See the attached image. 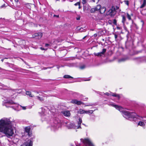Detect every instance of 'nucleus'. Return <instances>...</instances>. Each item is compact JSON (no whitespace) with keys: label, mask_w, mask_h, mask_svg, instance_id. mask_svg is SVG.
I'll list each match as a JSON object with an SVG mask.
<instances>
[{"label":"nucleus","mask_w":146,"mask_h":146,"mask_svg":"<svg viewBox=\"0 0 146 146\" xmlns=\"http://www.w3.org/2000/svg\"><path fill=\"white\" fill-rule=\"evenodd\" d=\"M0 132L4 133L8 137L12 135L13 133L12 122L7 119L0 120Z\"/></svg>","instance_id":"f257e3e1"},{"label":"nucleus","mask_w":146,"mask_h":146,"mask_svg":"<svg viewBox=\"0 0 146 146\" xmlns=\"http://www.w3.org/2000/svg\"><path fill=\"white\" fill-rule=\"evenodd\" d=\"M110 105L115 107L116 109L120 111L123 113V116L125 118L127 119H129L130 118H133L134 119L136 118L137 119L141 120L143 118L142 117H140L136 115L134 113H131L129 111H123V108L121 107L115 105L113 104H110ZM142 120L144 122L146 121V119H143Z\"/></svg>","instance_id":"f03ea898"},{"label":"nucleus","mask_w":146,"mask_h":146,"mask_svg":"<svg viewBox=\"0 0 146 146\" xmlns=\"http://www.w3.org/2000/svg\"><path fill=\"white\" fill-rule=\"evenodd\" d=\"M116 13V11L115 9L112 7L111 9L109 10L107 13V15H109L112 17Z\"/></svg>","instance_id":"7ed1b4c3"},{"label":"nucleus","mask_w":146,"mask_h":146,"mask_svg":"<svg viewBox=\"0 0 146 146\" xmlns=\"http://www.w3.org/2000/svg\"><path fill=\"white\" fill-rule=\"evenodd\" d=\"M81 141L84 144L88 145V146H94L88 139H81ZM86 146H87L86 145Z\"/></svg>","instance_id":"20e7f679"},{"label":"nucleus","mask_w":146,"mask_h":146,"mask_svg":"<svg viewBox=\"0 0 146 146\" xmlns=\"http://www.w3.org/2000/svg\"><path fill=\"white\" fill-rule=\"evenodd\" d=\"M56 124V128H58L61 126V122L60 120L58 118H55V124Z\"/></svg>","instance_id":"39448f33"},{"label":"nucleus","mask_w":146,"mask_h":146,"mask_svg":"<svg viewBox=\"0 0 146 146\" xmlns=\"http://www.w3.org/2000/svg\"><path fill=\"white\" fill-rule=\"evenodd\" d=\"M61 113L65 117H68L70 116L71 114L70 111L66 110L62 111L61 112Z\"/></svg>","instance_id":"423d86ee"},{"label":"nucleus","mask_w":146,"mask_h":146,"mask_svg":"<svg viewBox=\"0 0 146 146\" xmlns=\"http://www.w3.org/2000/svg\"><path fill=\"white\" fill-rule=\"evenodd\" d=\"M71 103L72 104H76L78 105H80L82 104V102L80 101H78L76 100H72L71 101Z\"/></svg>","instance_id":"0eeeda50"},{"label":"nucleus","mask_w":146,"mask_h":146,"mask_svg":"<svg viewBox=\"0 0 146 146\" xmlns=\"http://www.w3.org/2000/svg\"><path fill=\"white\" fill-rule=\"evenodd\" d=\"M33 142L31 140H28V141L26 142L25 144H24L21 146H32Z\"/></svg>","instance_id":"6e6552de"},{"label":"nucleus","mask_w":146,"mask_h":146,"mask_svg":"<svg viewBox=\"0 0 146 146\" xmlns=\"http://www.w3.org/2000/svg\"><path fill=\"white\" fill-rule=\"evenodd\" d=\"M66 127L68 129H72L75 128V126H74V125L72 123H68L66 125Z\"/></svg>","instance_id":"1a4fd4ad"},{"label":"nucleus","mask_w":146,"mask_h":146,"mask_svg":"<svg viewBox=\"0 0 146 146\" xmlns=\"http://www.w3.org/2000/svg\"><path fill=\"white\" fill-rule=\"evenodd\" d=\"M121 16L122 18H125L126 17H127L128 18H131L130 15L128 13H122Z\"/></svg>","instance_id":"9d476101"},{"label":"nucleus","mask_w":146,"mask_h":146,"mask_svg":"<svg viewBox=\"0 0 146 146\" xmlns=\"http://www.w3.org/2000/svg\"><path fill=\"white\" fill-rule=\"evenodd\" d=\"M42 34L41 33H35L33 36V37H35L36 36H38V39L40 38L42 36Z\"/></svg>","instance_id":"9b49d317"},{"label":"nucleus","mask_w":146,"mask_h":146,"mask_svg":"<svg viewBox=\"0 0 146 146\" xmlns=\"http://www.w3.org/2000/svg\"><path fill=\"white\" fill-rule=\"evenodd\" d=\"M84 28H86V27H84ZM77 31L78 32H82L83 31H86V29H83L82 27H77L76 29Z\"/></svg>","instance_id":"f8f14e48"},{"label":"nucleus","mask_w":146,"mask_h":146,"mask_svg":"<svg viewBox=\"0 0 146 146\" xmlns=\"http://www.w3.org/2000/svg\"><path fill=\"white\" fill-rule=\"evenodd\" d=\"M82 119L80 118H79V121L78 122V127H77V129L81 128L80 125H81V124L82 123Z\"/></svg>","instance_id":"ddd939ff"},{"label":"nucleus","mask_w":146,"mask_h":146,"mask_svg":"<svg viewBox=\"0 0 146 146\" xmlns=\"http://www.w3.org/2000/svg\"><path fill=\"white\" fill-rule=\"evenodd\" d=\"M146 5V0H143V3L140 7V8H142L144 7Z\"/></svg>","instance_id":"4468645a"},{"label":"nucleus","mask_w":146,"mask_h":146,"mask_svg":"<svg viewBox=\"0 0 146 146\" xmlns=\"http://www.w3.org/2000/svg\"><path fill=\"white\" fill-rule=\"evenodd\" d=\"M86 111L82 109H80L78 111V113L80 114L86 113Z\"/></svg>","instance_id":"2eb2a0df"},{"label":"nucleus","mask_w":146,"mask_h":146,"mask_svg":"<svg viewBox=\"0 0 146 146\" xmlns=\"http://www.w3.org/2000/svg\"><path fill=\"white\" fill-rule=\"evenodd\" d=\"M106 10V8L105 7H103L100 9V12L101 13H103L105 12Z\"/></svg>","instance_id":"dca6fc26"},{"label":"nucleus","mask_w":146,"mask_h":146,"mask_svg":"<svg viewBox=\"0 0 146 146\" xmlns=\"http://www.w3.org/2000/svg\"><path fill=\"white\" fill-rule=\"evenodd\" d=\"M30 128L29 127H26L25 128V131L26 132L28 133V134L29 135V131H30Z\"/></svg>","instance_id":"f3484780"},{"label":"nucleus","mask_w":146,"mask_h":146,"mask_svg":"<svg viewBox=\"0 0 146 146\" xmlns=\"http://www.w3.org/2000/svg\"><path fill=\"white\" fill-rule=\"evenodd\" d=\"M138 125L143 127L145 126V123L143 121H140L138 123Z\"/></svg>","instance_id":"a211bd4d"},{"label":"nucleus","mask_w":146,"mask_h":146,"mask_svg":"<svg viewBox=\"0 0 146 146\" xmlns=\"http://www.w3.org/2000/svg\"><path fill=\"white\" fill-rule=\"evenodd\" d=\"M26 94L27 95L29 96L30 97H33V96L32 95L31 92L29 91H27L26 92Z\"/></svg>","instance_id":"6ab92c4d"},{"label":"nucleus","mask_w":146,"mask_h":146,"mask_svg":"<svg viewBox=\"0 0 146 146\" xmlns=\"http://www.w3.org/2000/svg\"><path fill=\"white\" fill-rule=\"evenodd\" d=\"M101 6L100 5H98L96 7H95V8L96 9V10L97 11H98L99 10H100L101 8Z\"/></svg>","instance_id":"aec40b11"},{"label":"nucleus","mask_w":146,"mask_h":146,"mask_svg":"<svg viewBox=\"0 0 146 146\" xmlns=\"http://www.w3.org/2000/svg\"><path fill=\"white\" fill-rule=\"evenodd\" d=\"M111 95L113 96L117 97L118 99H119L120 98L119 95L118 94H113Z\"/></svg>","instance_id":"412c9836"},{"label":"nucleus","mask_w":146,"mask_h":146,"mask_svg":"<svg viewBox=\"0 0 146 146\" xmlns=\"http://www.w3.org/2000/svg\"><path fill=\"white\" fill-rule=\"evenodd\" d=\"M64 78H73V77H72V76H71L69 75H65L64 76Z\"/></svg>","instance_id":"4be33fe9"},{"label":"nucleus","mask_w":146,"mask_h":146,"mask_svg":"<svg viewBox=\"0 0 146 146\" xmlns=\"http://www.w3.org/2000/svg\"><path fill=\"white\" fill-rule=\"evenodd\" d=\"M39 100L41 101H43L44 100V99L42 98H41L40 97L37 96L36 97Z\"/></svg>","instance_id":"5701e85b"},{"label":"nucleus","mask_w":146,"mask_h":146,"mask_svg":"<svg viewBox=\"0 0 146 146\" xmlns=\"http://www.w3.org/2000/svg\"><path fill=\"white\" fill-rule=\"evenodd\" d=\"M94 54H95V55L96 56H101L102 55H103L102 54V53H101V52H99V53H95Z\"/></svg>","instance_id":"b1692460"},{"label":"nucleus","mask_w":146,"mask_h":146,"mask_svg":"<svg viewBox=\"0 0 146 146\" xmlns=\"http://www.w3.org/2000/svg\"><path fill=\"white\" fill-rule=\"evenodd\" d=\"M96 11H97L95 7L91 9L90 10V12L91 13H94Z\"/></svg>","instance_id":"393cba45"},{"label":"nucleus","mask_w":146,"mask_h":146,"mask_svg":"<svg viewBox=\"0 0 146 146\" xmlns=\"http://www.w3.org/2000/svg\"><path fill=\"white\" fill-rule=\"evenodd\" d=\"M93 111L92 110H89L88 111H86V113L92 114L93 113Z\"/></svg>","instance_id":"a878e982"},{"label":"nucleus","mask_w":146,"mask_h":146,"mask_svg":"<svg viewBox=\"0 0 146 146\" xmlns=\"http://www.w3.org/2000/svg\"><path fill=\"white\" fill-rule=\"evenodd\" d=\"M82 3L83 5L85 4L87 2L88 0H82Z\"/></svg>","instance_id":"bb28decb"},{"label":"nucleus","mask_w":146,"mask_h":146,"mask_svg":"<svg viewBox=\"0 0 146 146\" xmlns=\"http://www.w3.org/2000/svg\"><path fill=\"white\" fill-rule=\"evenodd\" d=\"M106 49L105 48L103 49L102 52H101V53H102V54H104L106 51Z\"/></svg>","instance_id":"cd10ccee"},{"label":"nucleus","mask_w":146,"mask_h":146,"mask_svg":"<svg viewBox=\"0 0 146 146\" xmlns=\"http://www.w3.org/2000/svg\"><path fill=\"white\" fill-rule=\"evenodd\" d=\"M8 103L10 104H15V103H14L13 101H9L8 102Z\"/></svg>","instance_id":"c85d7f7f"},{"label":"nucleus","mask_w":146,"mask_h":146,"mask_svg":"<svg viewBox=\"0 0 146 146\" xmlns=\"http://www.w3.org/2000/svg\"><path fill=\"white\" fill-rule=\"evenodd\" d=\"M112 23L114 24L115 25H116L117 24V21L115 19H114L113 20V21Z\"/></svg>","instance_id":"c756f323"},{"label":"nucleus","mask_w":146,"mask_h":146,"mask_svg":"<svg viewBox=\"0 0 146 146\" xmlns=\"http://www.w3.org/2000/svg\"><path fill=\"white\" fill-rule=\"evenodd\" d=\"M126 60V58H123L120 60H119V62H121V61H125Z\"/></svg>","instance_id":"7c9ffc66"},{"label":"nucleus","mask_w":146,"mask_h":146,"mask_svg":"<svg viewBox=\"0 0 146 146\" xmlns=\"http://www.w3.org/2000/svg\"><path fill=\"white\" fill-rule=\"evenodd\" d=\"M93 2H96V3H98L99 1V0H92Z\"/></svg>","instance_id":"2f4dec72"},{"label":"nucleus","mask_w":146,"mask_h":146,"mask_svg":"<svg viewBox=\"0 0 146 146\" xmlns=\"http://www.w3.org/2000/svg\"><path fill=\"white\" fill-rule=\"evenodd\" d=\"M80 5V2H78L75 4V5Z\"/></svg>","instance_id":"473e14b6"},{"label":"nucleus","mask_w":146,"mask_h":146,"mask_svg":"<svg viewBox=\"0 0 146 146\" xmlns=\"http://www.w3.org/2000/svg\"><path fill=\"white\" fill-rule=\"evenodd\" d=\"M124 2H125V4H126L127 5H128L129 3V2L128 1H125Z\"/></svg>","instance_id":"72a5a7b5"},{"label":"nucleus","mask_w":146,"mask_h":146,"mask_svg":"<svg viewBox=\"0 0 146 146\" xmlns=\"http://www.w3.org/2000/svg\"><path fill=\"white\" fill-rule=\"evenodd\" d=\"M20 106L22 108V109L23 110H25L26 109V107L25 106Z\"/></svg>","instance_id":"f704fd0d"},{"label":"nucleus","mask_w":146,"mask_h":146,"mask_svg":"<svg viewBox=\"0 0 146 146\" xmlns=\"http://www.w3.org/2000/svg\"><path fill=\"white\" fill-rule=\"evenodd\" d=\"M114 36H115V41H117V40H116V39L117 37V35L115 34H114Z\"/></svg>","instance_id":"c9c22d12"},{"label":"nucleus","mask_w":146,"mask_h":146,"mask_svg":"<svg viewBox=\"0 0 146 146\" xmlns=\"http://www.w3.org/2000/svg\"><path fill=\"white\" fill-rule=\"evenodd\" d=\"M113 22L111 20H109L108 21V23L109 24H111Z\"/></svg>","instance_id":"e433bc0d"},{"label":"nucleus","mask_w":146,"mask_h":146,"mask_svg":"<svg viewBox=\"0 0 146 146\" xmlns=\"http://www.w3.org/2000/svg\"><path fill=\"white\" fill-rule=\"evenodd\" d=\"M49 16L50 17H52V13H50Z\"/></svg>","instance_id":"4c0bfd02"},{"label":"nucleus","mask_w":146,"mask_h":146,"mask_svg":"<svg viewBox=\"0 0 146 146\" xmlns=\"http://www.w3.org/2000/svg\"><path fill=\"white\" fill-rule=\"evenodd\" d=\"M126 19H123L122 22L124 23Z\"/></svg>","instance_id":"58836bf2"},{"label":"nucleus","mask_w":146,"mask_h":146,"mask_svg":"<svg viewBox=\"0 0 146 146\" xmlns=\"http://www.w3.org/2000/svg\"><path fill=\"white\" fill-rule=\"evenodd\" d=\"M80 68L81 69H83L84 68V66H81L80 67Z\"/></svg>","instance_id":"ea45409f"},{"label":"nucleus","mask_w":146,"mask_h":146,"mask_svg":"<svg viewBox=\"0 0 146 146\" xmlns=\"http://www.w3.org/2000/svg\"><path fill=\"white\" fill-rule=\"evenodd\" d=\"M49 45V44H45V46L46 47H47V46H48Z\"/></svg>","instance_id":"a19ab883"},{"label":"nucleus","mask_w":146,"mask_h":146,"mask_svg":"<svg viewBox=\"0 0 146 146\" xmlns=\"http://www.w3.org/2000/svg\"><path fill=\"white\" fill-rule=\"evenodd\" d=\"M93 36H94L95 37H96V36H97V34H94V35Z\"/></svg>","instance_id":"79ce46f5"},{"label":"nucleus","mask_w":146,"mask_h":146,"mask_svg":"<svg viewBox=\"0 0 146 146\" xmlns=\"http://www.w3.org/2000/svg\"><path fill=\"white\" fill-rule=\"evenodd\" d=\"M92 105H93V104H88V105H86V106H92Z\"/></svg>","instance_id":"37998d69"},{"label":"nucleus","mask_w":146,"mask_h":146,"mask_svg":"<svg viewBox=\"0 0 146 146\" xmlns=\"http://www.w3.org/2000/svg\"><path fill=\"white\" fill-rule=\"evenodd\" d=\"M105 94H106V95H107V96H109V94L108 93V92H106L105 93Z\"/></svg>","instance_id":"c03bdc74"},{"label":"nucleus","mask_w":146,"mask_h":146,"mask_svg":"<svg viewBox=\"0 0 146 146\" xmlns=\"http://www.w3.org/2000/svg\"><path fill=\"white\" fill-rule=\"evenodd\" d=\"M52 68V67H48L47 68H44V69H46L47 68Z\"/></svg>","instance_id":"a18cd8bd"},{"label":"nucleus","mask_w":146,"mask_h":146,"mask_svg":"<svg viewBox=\"0 0 146 146\" xmlns=\"http://www.w3.org/2000/svg\"><path fill=\"white\" fill-rule=\"evenodd\" d=\"M40 49L42 50H45V49L44 48L42 47H40Z\"/></svg>","instance_id":"49530a36"},{"label":"nucleus","mask_w":146,"mask_h":146,"mask_svg":"<svg viewBox=\"0 0 146 146\" xmlns=\"http://www.w3.org/2000/svg\"><path fill=\"white\" fill-rule=\"evenodd\" d=\"M141 22L142 23V26L144 25V22L143 21H141Z\"/></svg>","instance_id":"de8ad7c7"},{"label":"nucleus","mask_w":146,"mask_h":146,"mask_svg":"<svg viewBox=\"0 0 146 146\" xmlns=\"http://www.w3.org/2000/svg\"><path fill=\"white\" fill-rule=\"evenodd\" d=\"M117 28L118 29H120V28L119 27H117Z\"/></svg>","instance_id":"09e8293b"},{"label":"nucleus","mask_w":146,"mask_h":146,"mask_svg":"<svg viewBox=\"0 0 146 146\" xmlns=\"http://www.w3.org/2000/svg\"><path fill=\"white\" fill-rule=\"evenodd\" d=\"M59 17V16L58 15H55V17Z\"/></svg>","instance_id":"8fccbe9b"},{"label":"nucleus","mask_w":146,"mask_h":146,"mask_svg":"<svg viewBox=\"0 0 146 146\" xmlns=\"http://www.w3.org/2000/svg\"><path fill=\"white\" fill-rule=\"evenodd\" d=\"M15 2H17L18 1V0H15Z\"/></svg>","instance_id":"3c124183"},{"label":"nucleus","mask_w":146,"mask_h":146,"mask_svg":"<svg viewBox=\"0 0 146 146\" xmlns=\"http://www.w3.org/2000/svg\"><path fill=\"white\" fill-rule=\"evenodd\" d=\"M142 52V50H140V51H138V53H140V52Z\"/></svg>","instance_id":"603ef678"},{"label":"nucleus","mask_w":146,"mask_h":146,"mask_svg":"<svg viewBox=\"0 0 146 146\" xmlns=\"http://www.w3.org/2000/svg\"><path fill=\"white\" fill-rule=\"evenodd\" d=\"M90 80V79H88V80H84L85 81H89Z\"/></svg>","instance_id":"864d4df0"},{"label":"nucleus","mask_w":146,"mask_h":146,"mask_svg":"<svg viewBox=\"0 0 146 146\" xmlns=\"http://www.w3.org/2000/svg\"><path fill=\"white\" fill-rule=\"evenodd\" d=\"M78 6H79V8H79V9H80V8H81V7H80V5H78Z\"/></svg>","instance_id":"5fc2aeb1"},{"label":"nucleus","mask_w":146,"mask_h":146,"mask_svg":"<svg viewBox=\"0 0 146 146\" xmlns=\"http://www.w3.org/2000/svg\"><path fill=\"white\" fill-rule=\"evenodd\" d=\"M57 68L58 69V68H59V66H57Z\"/></svg>","instance_id":"6e6d98bb"},{"label":"nucleus","mask_w":146,"mask_h":146,"mask_svg":"<svg viewBox=\"0 0 146 146\" xmlns=\"http://www.w3.org/2000/svg\"><path fill=\"white\" fill-rule=\"evenodd\" d=\"M4 5H2L1 7V8H3V7H4Z\"/></svg>","instance_id":"4d7b16f0"},{"label":"nucleus","mask_w":146,"mask_h":146,"mask_svg":"<svg viewBox=\"0 0 146 146\" xmlns=\"http://www.w3.org/2000/svg\"><path fill=\"white\" fill-rule=\"evenodd\" d=\"M53 17H55V14H53Z\"/></svg>","instance_id":"13d9d810"},{"label":"nucleus","mask_w":146,"mask_h":146,"mask_svg":"<svg viewBox=\"0 0 146 146\" xmlns=\"http://www.w3.org/2000/svg\"><path fill=\"white\" fill-rule=\"evenodd\" d=\"M3 59H1V61L2 62H3Z\"/></svg>","instance_id":"bf43d9fd"},{"label":"nucleus","mask_w":146,"mask_h":146,"mask_svg":"<svg viewBox=\"0 0 146 146\" xmlns=\"http://www.w3.org/2000/svg\"><path fill=\"white\" fill-rule=\"evenodd\" d=\"M76 146H78V145H76ZM72 146H73V145H72Z\"/></svg>","instance_id":"052dcab7"},{"label":"nucleus","mask_w":146,"mask_h":146,"mask_svg":"<svg viewBox=\"0 0 146 146\" xmlns=\"http://www.w3.org/2000/svg\"><path fill=\"white\" fill-rule=\"evenodd\" d=\"M77 20H79L80 19H77Z\"/></svg>","instance_id":"680f3d73"},{"label":"nucleus","mask_w":146,"mask_h":146,"mask_svg":"<svg viewBox=\"0 0 146 146\" xmlns=\"http://www.w3.org/2000/svg\"><path fill=\"white\" fill-rule=\"evenodd\" d=\"M80 18V17H78V18H76L79 19V18Z\"/></svg>","instance_id":"e2e57ef3"},{"label":"nucleus","mask_w":146,"mask_h":146,"mask_svg":"<svg viewBox=\"0 0 146 146\" xmlns=\"http://www.w3.org/2000/svg\"><path fill=\"white\" fill-rule=\"evenodd\" d=\"M85 37H86V36H85L83 38V39L84 38H85Z\"/></svg>","instance_id":"0e129e2a"},{"label":"nucleus","mask_w":146,"mask_h":146,"mask_svg":"<svg viewBox=\"0 0 146 146\" xmlns=\"http://www.w3.org/2000/svg\"><path fill=\"white\" fill-rule=\"evenodd\" d=\"M41 109L42 110V108H41Z\"/></svg>","instance_id":"69168bd1"},{"label":"nucleus","mask_w":146,"mask_h":146,"mask_svg":"<svg viewBox=\"0 0 146 146\" xmlns=\"http://www.w3.org/2000/svg\"><path fill=\"white\" fill-rule=\"evenodd\" d=\"M36 92L37 93H38V92Z\"/></svg>","instance_id":"338daca9"},{"label":"nucleus","mask_w":146,"mask_h":146,"mask_svg":"<svg viewBox=\"0 0 146 146\" xmlns=\"http://www.w3.org/2000/svg\"><path fill=\"white\" fill-rule=\"evenodd\" d=\"M0 69H1V68L0 67Z\"/></svg>","instance_id":"774afa93"}]
</instances>
